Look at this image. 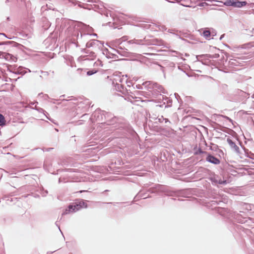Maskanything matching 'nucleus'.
I'll use <instances>...</instances> for the list:
<instances>
[{
    "label": "nucleus",
    "instance_id": "f257e3e1",
    "mask_svg": "<svg viewBox=\"0 0 254 254\" xmlns=\"http://www.w3.org/2000/svg\"><path fill=\"white\" fill-rule=\"evenodd\" d=\"M206 161L208 162H209L211 163L217 165L219 164L220 163V160L216 158L215 157L211 155H208L206 159Z\"/></svg>",
    "mask_w": 254,
    "mask_h": 254
},
{
    "label": "nucleus",
    "instance_id": "f03ea898",
    "mask_svg": "<svg viewBox=\"0 0 254 254\" xmlns=\"http://www.w3.org/2000/svg\"><path fill=\"white\" fill-rule=\"evenodd\" d=\"M2 56L4 58V59L8 61H11L15 62L17 61L16 57L14 56L9 54V53H3Z\"/></svg>",
    "mask_w": 254,
    "mask_h": 254
},
{
    "label": "nucleus",
    "instance_id": "7ed1b4c3",
    "mask_svg": "<svg viewBox=\"0 0 254 254\" xmlns=\"http://www.w3.org/2000/svg\"><path fill=\"white\" fill-rule=\"evenodd\" d=\"M202 31L201 35L207 39H210L211 37V32L208 28H205L201 29Z\"/></svg>",
    "mask_w": 254,
    "mask_h": 254
},
{
    "label": "nucleus",
    "instance_id": "20e7f679",
    "mask_svg": "<svg viewBox=\"0 0 254 254\" xmlns=\"http://www.w3.org/2000/svg\"><path fill=\"white\" fill-rule=\"evenodd\" d=\"M227 141L231 148H233L236 151L239 150V147L230 138H227Z\"/></svg>",
    "mask_w": 254,
    "mask_h": 254
},
{
    "label": "nucleus",
    "instance_id": "39448f33",
    "mask_svg": "<svg viewBox=\"0 0 254 254\" xmlns=\"http://www.w3.org/2000/svg\"><path fill=\"white\" fill-rule=\"evenodd\" d=\"M75 212V211H74L73 205L72 204V205H69L68 208L65 210L64 212V214H67L70 212Z\"/></svg>",
    "mask_w": 254,
    "mask_h": 254
},
{
    "label": "nucleus",
    "instance_id": "423d86ee",
    "mask_svg": "<svg viewBox=\"0 0 254 254\" xmlns=\"http://www.w3.org/2000/svg\"><path fill=\"white\" fill-rule=\"evenodd\" d=\"M84 204V202H79L78 204L74 203L73 204L74 211L76 212L82 208V204Z\"/></svg>",
    "mask_w": 254,
    "mask_h": 254
},
{
    "label": "nucleus",
    "instance_id": "0eeeda50",
    "mask_svg": "<svg viewBox=\"0 0 254 254\" xmlns=\"http://www.w3.org/2000/svg\"><path fill=\"white\" fill-rule=\"evenodd\" d=\"M246 4V2H232L231 5L234 6L235 7H240L243 5H245Z\"/></svg>",
    "mask_w": 254,
    "mask_h": 254
},
{
    "label": "nucleus",
    "instance_id": "6e6552de",
    "mask_svg": "<svg viewBox=\"0 0 254 254\" xmlns=\"http://www.w3.org/2000/svg\"><path fill=\"white\" fill-rule=\"evenodd\" d=\"M5 121L4 117L2 115L0 114V126L4 125Z\"/></svg>",
    "mask_w": 254,
    "mask_h": 254
},
{
    "label": "nucleus",
    "instance_id": "1a4fd4ad",
    "mask_svg": "<svg viewBox=\"0 0 254 254\" xmlns=\"http://www.w3.org/2000/svg\"><path fill=\"white\" fill-rule=\"evenodd\" d=\"M151 26V24L145 23V24H142L141 26L144 28L148 29L150 28Z\"/></svg>",
    "mask_w": 254,
    "mask_h": 254
},
{
    "label": "nucleus",
    "instance_id": "9d476101",
    "mask_svg": "<svg viewBox=\"0 0 254 254\" xmlns=\"http://www.w3.org/2000/svg\"><path fill=\"white\" fill-rule=\"evenodd\" d=\"M96 72H97V71L95 70H90L87 72V74L88 75H91L93 74L94 73H96Z\"/></svg>",
    "mask_w": 254,
    "mask_h": 254
},
{
    "label": "nucleus",
    "instance_id": "9b49d317",
    "mask_svg": "<svg viewBox=\"0 0 254 254\" xmlns=\"http://www.w3.org/2000/svg\"><path fill=\"white\" fill-rule=\"evenodd\" d=\"M227 4V5H230V4H229V2H228V4Z\"/></svg>",
    "mask_w": 254,
    "mask_h": 254
}]
</instances>
